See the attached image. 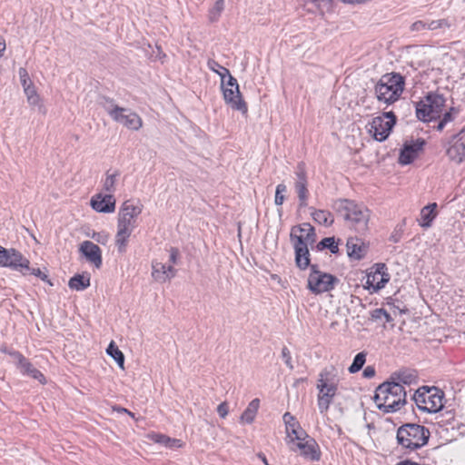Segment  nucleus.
Masks as SVG:
<instances>
[{
    "instance_id": "423d86ee",
    "label": "nucleus",
    "mask_w": 465,
    "mask_h": 465,
    "mask_svg": "<svg viewBox=\"0 0 465 465\" xmlns=\"http://www.w3.org/2000/svg\"><path fill=\"white\" fill-rule=\"evenodd\" d=\"M444 392L436 387L422 386L411 396L417 408L424 412L436 413L443 408Z\"/></svg>"
},
{
    "instance_id": "0eeeda50",
    "label": "nucleus",
    "mask_w": 465,
    "mask_h": 465,
    "mask_svg": "<svg viewBox=\"0 0 465 465\" xmlns=\"http://www.w3.org/2000/svg\"><path fill=\"white\" fill-rule=\"evenodd\" d=\"M340 280L333 274L320 271L318 264L311 266L307 280V288L313 294H321L332 291Z\"/></svg>"
},
{
    "instance_id": "7ed1b4c3",
    "label": "nucleus",
    "mask_w": 465,
    "mask_h": 465,
    "mask_svg": "<svg viewBox=\"0 0 465 465\" xmlns=\"http://www.w3.org/2000/svg\"><path fill=\"white\" fill-rule=\"evenodd\" d=\"M332 208L358 232L367 231L371 211L365 205L349 199H338Z\"/></svg>"
},
{
    "instance_id": "0e129e2a",
    "label": "nucleus",
    "mask_w": 465,
    "mask_h": 465,
    "mask_svg": "<svg viewBox=\"0 0 465 465\" xmlns=\"http://www.w3.org/2000/svg\"><path fill=\"white\" fill-rule=\"evenodd\" d=\"M447 112L456 118L460 114V107L451 106Z\"/></svg>"
},
{
    "instance_id": "6ab92c4d",
    "label": "nucleus",
    "mask_w": 465,
    "mask_h": 465,
    "mask_svg": "<svg viewBox=\"0 0 465 465\" xmlns=\"http://www.w3.org/2000/svg\"><path fill=\"white\" fill-rule=\"evenodd\" d=\"M90 204L98 213H111L115 210V199L111 193H97L94 195L91 198Z\"/></svg>"
},
{
    "instance_id": "473e14b6",
    "label": "nucleus",
    "mask_w": 465,
    "mask_h": 465,
    "mask_svg": "<svg viewBox=\"0 0 465 465\" xmlns=\"http://www.w3.org/2000/svg\"><path fill=\"white\" fill-rule=\"evenodd\" d=\"M132 232L124 230L117 229L115 234V247L117 252L121 254L125 253L128 246L129 238Z\"/></svg>"
},
{
    "instance_id": "20e7f679",
    "label": "nucleus",
    "mask_w": 465,
    "mask_h": 465,
    "mask_svg": "<svg viewBox=\"0 0 465 465\" xmlns=\"http://www.w3.org/2000/svg\"><path fill=\"white\" fill-rule=\"evenodd\" d=\"M405 86V78L400 73L383 74L376 83L374 91L378 101L392 104L401 97Z\"/></svg>"
},
{
    "instance_id": "72a5a7b5",
    "label": "nucleus",
    "mask_w": 465,
    "mask_h": 465,
    "mask_svg": "<svg viewBox=\"0 0 465 465\" xmlns=\"http://www.w3.org/2000/svg\"><path fill=\"white\" fill-rule=\"evenodd\" d=\"M308 183L295 182L294 188L299 199V208H304L308 205L309 190Z\"/></svg>"
},
{
    "instance_id": "bf43d9fd",
    "label": "nucleus",
    "mask_w": 465,
    "mask_h": 465,
    "mask_svg": "<svg viewBox=\"0 0 465 465\" xmlns=\"http://www.w3.org/2000/svg\"><path fill=\"white\" fill-rule=\"evenodd\" d=\"M401 234L400 232L398 231H395L394 232H392L389 238V240L392 242H399L401 241Z\"/></svg>"
},
{
    "instance_id": "a18cd8bd",
    "label": "nucleus",
    "mask_w": 465,
    "mask_h": 465,
    "mask_svg": "<svg viewBox=\"0 0 465 465\" xmlns=\"http://www.w3.org/2000/svg\"><path fill=\"white\" fill-rule=\"evenodd\" d=\"M287 192V186L284 183H279L276 186L275 190V197H274V203L277 206L282 205L285 196L284 193Z\"/></svg>"
},
{
    "instance_id": "79ce46f5",
    "label": "nucleus",
    "mask_w": 465,
    "mask_h": 465,
    "mask_svg": "<svg viewBox=\"0 0 465 465\" xmlns=\"http://www.w3.org/2000/svg\"><path fill=\"white\" fill-rule=\"evenodd\" d=\"M21 274L24 276L35 275L41 279L43 282H47L50 286H53V282L49 280L47 274L43 272L39 268H31L30 264L28 265V270L23 271Z\"/></svg>"
},
{
    "instance_id": "09e8293b",
    "label": "nucleus",
    "mask_w": 465,
    "mask_h": 465,
    "mask_svg": "<svg viewBox=\"0 0 465 465\" xmlns=\"http://www.w3.org/2000/svg\"><path fill=\"white\" fill-rule=\"evenodd\" d=\"M170 255H169V262L170 264H177L178 260L180 258V252L179 249L176 247H171L170 248Z\"/></svg>"
},
{
    "instance_id": "3c124183",
    "label": "nucleus",
    "mask_w": 465,
    "mask_h": 465,
    "mask_svg": "<svg viewBox=\"0 0 465 465\" xmlns=\"http://www.w3.org/2000/svg\"><path fill=\"white\" fill-rule=\"evenodd\" d=\"M92 238L101 244H105L108 241V235L104 232H94Z\"/></svg>"
},
{
    "instance_id": "4468645a",
    "label": "nucleus",
    "mask_w": 465,
    "mask_h": 465,
    "mask_svg": "<svg viewBox=\"0 0 465 465\" xmlns=\"http://www.w3.org/2000/svg\"><path fill=\"white\" fill-rule=\"evenodd\" d=\"M369 133L377 142H384L391 134L394 122H385L383 117L376 116L370 124Z\"/></svg>"
},
{
    "instance_id": "680f3d73",
    "label": "nucleus",
    "mask_w": 465,
    "mask_h": 465,
    "mask_svg": "<svg viewBox=\"0 0 465 465\" xmlns=\"http://www.w3.org/2000/svg\"><path fill=\"white\" fill-rule=\"evenodd\" d=\"M395 465H429V464H420V463L413 461L410 459H406V460L397 462Z\"/></svg>"
},
{
    "instance_id": "2eb2a0df",
    "label": "nucleus",
    "mask_w": 465,
    "mask_h": 465,
    "mask_svg": "<svg viewBox=\"0 0 465 465\" xmlns=\"http://www.w3.org/2000/svg\"><path fill=\"white\" fill-rule=\"evenodd\" d=\"M79 252L86 259L87 262L100 269L103 264L101 248L91 241H84L79 246Z\"/></svg>"
},
{
    "instance_id": "052dcab7",
    "label": "nucleus",
    "mask_w": 465,
    "mask_h": 465,
    "mask_svg": "<svg viewBox=\"0 0 465 465\" xmlns=\"http://www.w3.org/2000/svg\"><path fill=\"white\" fill-rule=\"evenodd\" d=\"M440 119L443 120L447 124L455 120V117L452 116L450 113L445 112L442 115L440 114Z\"/></svg>"
},
{
    "instance_id": "69168bd1",
    "label": "nucleus",
    "mask_w": 465,
    "mask_h": 465,
    "mask_svg": "<svg viewBox=\"0 0 465 465\" xmlns=\"http://www.w3.org/2000/svg\"><path fill=\"white\" fill-rule=\"evenodd\" d=\"M257 456H258V458H259V459H260V460H262L265 465H270V464L268 463V460H267V459H266L265 455H264L262 452L258 453V455H257Z\"/></svg>"
},
{
    "instance_id": "f257e3e1",
    "label": "nucleus",
    "mask_w": 465,
    "mask_h": 465,
    "mask_svg": "<svg viewBox=\"0 0 465 465\" xmlns=\"http://www.w3.org/2000/svg\"><path fill=\"white\" fill-rule=\"evenodd\" d=\"M373 401L384 413L396 412L407 403V391L403 386L387 379L376 388Z\"/></svg>"
},
{
    "instance_id": "b1692460",
    "label": "nucleus",
    "mask_w": 465,
    "mask_h": 465,
    "mask_svg": "<svg viewBox=\"0 0 465 465\" xmlns=\"http://www.w3.org/2000/svg\"><path fill=\"white\" fill-rule=\"evenodd\" d=\"M14 355L17 358L19 367L24 374L37 380L41 383H45V375L38 369L35 368V366L22 353L15 351Z\"/></svg>"
},
{
    "instance_id": "ea45409f",
    "label": "nucleus",
    "mask_w": 465,
    "mask_h": 465,
    "mask_svg": "<svg viewBox=\"0 0 465 465\" xmlns=\"http://www.w3.org/2000/svg\"><path fill=\"white\" fill-rule=\"evenodd\" d=\"M118 176H120V172L118 170H115L113 173H110V171H107L103 189L112 194V193L115 191V182Z\"/></svg>"
},
{
    "instance_id": "5701e85b",
    "label": "nucleus",
    "mask_w": 465,
    "mask_h": 465,
    "mask_svg": "<svg viewBox=\"0 0 465 465\" xmlns=\"http://www.w3.org/2000/svg\"><path fill=\"white\" fill-rule=\"evenodd\" d=\"M153 278L159 282H165L175 277L177 270L171 264L166 265L163 262H153Z\"/></svg>"
},
{
    "instance_id": "6e6552de",
    "label": "nucleus",
    "mask_w": 465,
    "mask_h": 465,
    "mask_svg": "<svg viewBox=\"0 0 465 465\" xmlns=\"http://www.w3.org/2000/svg\"><path fill=\"white\" fill-rule=\"evenodd\" d=\"M450 161L461 163L465 161V126L457 134L441 141Z\"/></svg>"
},
{
    "instance_id": "4d7b16f0",
    "label": "nucleus",
    "mask_w": 465,
    "mask_h": 465,
    "mask_svg": "<svg viewBox=\"0 0 465 465\" xmlns=\"http://www.w3.org/2000/svg\"><path fill=\"white\" fill-rule=\"evenodd\" d=\"M113 410L114 411H116L118 413H124V414H128L131 418L133 419H135V415L134 412L130 411L129 410H127L126 408L124 407H122V406H114L113 407Z\"/></svg>"
},
{
    "instance_id": "8fccbe9b",
    "label": "nucleus",
    "mask_w": 465,
    "mask_h": 465,
    "mask_svg": "<svg viewBox=\"0 0 465 465\" xmlns=\"http://www.w3.org/2000/svg\"><path fill=\"white\" fill-rule=\"evenodd\" d=\"M19 76H20V80H21V84H22L23 87H25L28 84H32V82L28 77L27 71L25 68L19 69Z\"/></svg>"
},
{
    "instance_id": "a19ab883",
    "label": "nucleus",
    "mask_w": 465,
    "mask_h": 465,
    "mask_svg": "<svg viewBox=\"0 0 465 465\" xmlns=\"http://www.w3.org/2000/svg\"><path fill=\"white\" fill-rule=\"evenodd\" d=\"M224 9V0H216L213 6L209 10V20L215 23L219 20L222 12Z\"/></svg>"
},
{
    "instance_id": "9d476101",
    "label": "nucleus",
    "mask_w": 465,
    "mask_h": 465,
    "mask_svg": "<svg viewBox=\"0 0 465 465\" xmlns=\"http://www.w3.org/2000/svg\"><path fill=\"white\" fill-rule=\"evenodd\" d=\"M29 264L30 261L18 250L3 246L0 249V267L22 273L23 271L28 270Z\"/></svg>"
},
{
    "instance_id": "58836bf2",
    "label": "nucleus",
    "mask_w": 465,
    "mask_h": 465,
    "mask_svg": "<svg viewBox=\"0 0 465 465\" xmlns=\"http://www.w3.org/2000/svg\"><path fill=\"white\" fill-rule=\"evenodd\" d=\"M367 353L365 351H361L357 353L352 361V363L348 368L350 373L354 374L360 371L366 362Z\"/></svg>"
},
{
    "instance_id": "2f4dec72",
    "label": "nucleus",
    "mask_w": 465,
    "mask_h": 465,
    "mask_svg": "<svg viewBox=\"0 0 465 465\" xmlns=\"http://www.w3.org/2000/svg\"><path fill=\"white\" fill-rule=\"evenodd\" d=\"M260 407V400L255 398L253 399L247 406L245 411L241 415V420L248 424L253 422L255 416L257 414L258 409Z\"/></svg>"
},
{
    "instance_id": "c9c22d12",
    "label": "nucleus",
    "mask_w": 465,
    "mask_h": 465,
    "mask_svg": "<svg viewBox=\"0 0 465 465\" xmlns=\"http://www.w3.org/2000/svg\"><path fill=\"white\" fill-rule=\"evenodd\" d=\"M301 226L304 231L300 235L296 234V237H302L307 247L308 245H312L316 242L317 237L314 227L309 223H305Z\"/></svg>"
},
{
    "instance_id": "f03ea898",
    "label": "nucleus",
    "mask_w": 465,
    "mask_h": 465,
    "mask_svg": "<svg viewBox=\"0 0 465 465\" xmlns=\"http://www.w3.org/2000/svg\"><path fill=\"white\" fill-rule=\"evenodd\" d=\"M430 438V430L414 422H406L401 425L396 432L397 443L404 450V453H411L423 448L429 443Z\"/></svg>"
},
{
    "instance_id": "c756f323",
    "label": "nucleus",
    "mask_w": 465,
    "mask_h": 465,
    "mask_svg": "<svg viewBox=\"0 0 465 465\" xmlns=\"http://www.w3.org/2000/svg\"><path fill=\"white\" fill-rule=\"evenodd\" d=\"M152 440L154 442L163 445L172 450L179 449L183 446V442L181 440L171 438L167 435L161 434V433L153 434L152 436Z\"/></svg>"
},
{
    "instance_id": "aec40b11",
    "label": "nucleus",
    "mask_w": 465,
    "mask_h": 465,
    "mask_svg": "<svg viewBox=\"0 0 465 465\" xmlns=\"http://www.w3.org/2000/svg\"><path fill=\"white\" fill-rule=\"evenodd\" d=\"M208 67L213 72L219 74L221 78V87L225 86L234 88L235 90L239 89L238 82L236 78L231 74L229 69L221 65L218 62L213 59L208 61Z\"/></svg>"
},
{
    "instance_id": "f3484780",
    "label": "nucleus",
    "mask_w": 465,
    "mask_h": 465,
    "mask_svg": "<svg viewBox=\"0 0 465 465\" xmlns=\"http://www.w3.org/2000/svg\"><path fill=\"white\" fill-rule=\"evenodd\" d=\"M285 424L286 434L291 438V441L304 440L308 437L307 432L301 427L296 418L290 412H285L282 416Z\"/></svg>"
},
{
    "instance_id": "7c9ffc66",
    "label": "nucleus",
    "mask_w": 465,
    "mask_h": 465,
    "mask_svg": "<svg viewBox=\"0 0 465 465\" xmlns=\"http://www.w3.org/2000/svg\"><path fill=\"white\" fill-rule=\"evenodd\" d=\"M68 286L72 290L84 291L90 286V276L76 273L69 280Z\"/></svg>"
},
{
    "instance_id": "774afa93",
    "label": "nucleus",
    "mask_w": 465,
    "mask_h": 465,
    "mask_svg": "<svg viewBox=\"0 0 465 465\" xmlns=\"http://www.w3.org/2000/svg\"><path fill=\"white\" fill-rule=\"evenodd\" d=\"M5 50V41L0 40V57L3 56Z\"/></svg>"
},
{
    "instance_id": "e2e57ef3",
    "label": "nucleus",
    "mask_w": 465,
    "mask_h": 465,
    "mask_svg": "<svg viewBox=\"0 0 465 465\" xmlns=\"http://www.w3.org/2000/svg\"><path fill=\"white\" fill-rule=\"evenodd\" d=\"M439 121H438V124L434 127L438 132H442L443 129L445 128V126L447 125V124L445 122H443L442 119L440 118H437Z\"/></svg>"
},
{
    "instance_id": "9b49d317",
    "label": "nucleus",
    "mask_w": 465,
    "mask_h": 465,
    "mask_svg": "<svg viewBox=\"0 0 465 465\" xmlns=\"http://www.w3.org/2000/svg\"><path fill=\"white\" fill-rule=\"evenodd\" d=\"M387 270L385 263H376L367 272V280L364 288L368 290L370 293L378 292L389 282L391 276Z\"/></svg>"
},
{
    "instance_id": "5fc2aeb1",
    "label": "nucleus",
    "mask_w": 465,
    "mask_h": 465,
    "mask_svg": "<svg viewBox=\"0 0 465 465\" xmlns=\"http://www.w3.org/2000/svg\"><path fill=\"white\" fill-rule=\"evenodd\" d=\"M229 408L226 402H222L217 407V412L221 418H225L228 414Z\"/></svg>"
},
{
    "instance_id": "f8f14e48",
    "label": "nucleus",
    "mask_w": 465,
    "mask_h": 465,
    "mask_svg": "<svg viewBox=\"0 0 465 465\" xmlns=\"http://www.w3.org/2000/svg\"><path fill=\"white\" fill-rule=\"evenodd\" d=\"M327 371H322L320 373V379L318 380L317 389L319 390L318 394V408L321 413H325L331 404L332 399L336 395L337 385L335 383H328L326 381Z\"/></svg>"
},
{
    "instance_id": "c85d7f7f",
    "label": "nucleus",
    "mask_w": 465,
    "mask_h": 465,
    "mask_svg": "<svg viewBox=\"0 0 465 465\" xmlns=\"http://www.w3.org/2000/svg\"><path fill=\"white\" fill-rule=\"evenodd\" d=\"M341 239H336L334 236L322 238L316 245V250L322 252L323 250H329L332 254H338L340 252L339 243Z\"/></svg>"
},
{
    "instance_id": "cd10ccee",
    "label": "nucleus",
    "mask_w": 465,
    "mask_h": 465,
    "mask_svg": "<svg viewBox=\"0 0 465 465\" xmlns=\"http://www.w3.org/2000/svg\"><path fill=\"white\" fill-rule=\"evenodd\" d=\"M310 210L313 221L320 225L330 227L334 223V217L331 212L322 209L317 210L313 207H310Z\"/></svg>"
},
{
    "instance_id": "4be33fe9",
    "label": "nucleus",
    "mask_w": 465,
    "mask_h": 465,
    "mask_svg": "<svg viewBox=\"0 0 465 465\" xmlns=\"http://www.w3.org/2000/svg\"><path fill=\"white\" fill-rule=\"evenodd\" d=\"M304 440H298L299 442L296 444L301 450V455L312 461L319 460L322 452L317 441L309 435L305 437Z\"/></svg>"
},
{
    "instance_id": "1a4fd4ad",
    "label": "nucleus",
    "mask_w": 465,
    "mask_h": 465,
    "mask_svg": "<svg viewBox=\"0 0 465 465\" xmlns=\"http://www.w3.org/2000/svg\"><path fill=\"white\" fill-rule=\"evenodd\" d=\"M304 229L302 226H293L291 230L290 240L293 245L294 261L297 268L305 271L312 265L311 263V254L309 248L303 242L302 237H296V232H302Z\"/></svg>"
},
{
    "instance_id": "6e6d98bb",
    "label": "nucleus",
    "mask_w": 465,
    "mask_h": 465,
    "mask_svg": "<svg viewBox=\"0 0 465 465\" xmlns=\"http://www.w3.org/2000/svg\"><path fill=\"white\" fill-rule=\"evenodd\" d=\"M385 313V309L383 308H378L371 312V318L373 321H377L381 319L382 314Z\"/></svg>"
},
{
    "instance_id": "39448f33",
    "label": "nucleus",
    "mask_w": 465,
    "mask_h": 465,
    "mask_svg": "<svg viewBox=\"0 0 465 465\" xmlns=\"http://www.w3.org/2000/svg\"><path fill=\"white\" fill-rule=\"evenodd\" d=\"M446 104L443 94L428 92L424 100L415 102L416 116L420 121L429 123L440 118Z\"/></svg>"
},
{
    "instance_id": "bb28decb",
    "label": "nucleus",
    "mask_w": 465,
    "mask_h": 465,
    "mask_svg": "<svg viewBox=\"0 0 465 465\" xmlns=\"http://www.w3.org/2000/svg\"><path fill=\"white\" fill-rule=\"evenodd\" d=\"M97 103L106 111V113L112 119L116 115L118 112L127 111V108L117 105L114 98H111L106 95H99Z\"/></svg>"
},
{
    "instance_id": "ddd939ff",
    "label": "nucleus",
    "mask_w": 465,
    "mask_h": 465,
    "mask_svg": "<svg viewBox=\"0 0 465 465\" xmlns=\"http://www.w3.org/2000/svg\"><path fill=\"white\" fill-rule=\"evenodd\" d=\"M426 145L424 138L406 141L400 150L398 162L401 165H409L414 162Z\"/></svg>"
},
{
    "instance_id": "dca6fc26",
    "label": "nucleus",
    "mask_w": 465,
    "mask_h": 465,
    "mask_svg": "<svg viewBox=\"0 0 465 465\" xmlns=\"http://www.w3.org/2000/svg\"><path fill=\"white\" fill-rule=\"evenodd\" d=\"M221 88L225 103L229 104L232 109L239 111L242 114H246L248 112V106L243 100L240 90L225 86Z\"/></svg>"
},
{
    "instance_id": "f704fd0d",
    "label": "nucleus",
    "mask_w": 465,
    "mask_h": 465,
    "mask_svg": "<svg viewBox=\"0 0 465 465\" xmlns=\"http://www.w3.org/2000/svg\"><path fill=\"white\" fill-rule=\"evenodd\" d=\"M106 353L115 361L120 369L124 370V354L114 341L109 343Z\"/></svg>"
},
{
    "instance_id": "49530a36",
    "label": "nucleus",
    "mask_w": 465,
    "mask_h": 465,
    "mask_svg": "<svg viewBox=\"0 0 465 465\" xmlns=\"http://www.w3.org/2000/svg\"><path fill=\"white\" fill-rule=\"evenodd\" d=\"M282 358L284 361V363L286 364V366L289 369L292 370L293 369V365L292 363L291 351H290V350L286 346H284L282 349Z\"/></svg>"
},
{
    "instance_id": "de8ad7c7",
    "label": "nucleus",
    "mask_w": 465,
    "mask_h": 465,
    "mask_svg": "<svg viewBox=\"0 0 465 465\" xmlns=\"http://www.w3.org/2000/svg\"><path fill=\"white\" fill-rule=\"evenodd\" d=\"M295 174L297 176L296 182H302V183H308L307 182V175L306 172L303 167V163H299L297 166V171L295 172Z\"/></svg>"
},
{
    "instance_id": "412c9836",
    "label": "nucleus",
    "mask_w": 465,
    "mask_h": 465,
    "mask_svg": "<svg viewBox=\"0 0 465 465\" xmlns=\"http://www.w3.org/2000/svg\"><path fill=\"white\" fill-rule=\"evenodd\" d=\"M113 120L133 131H138L143 126L142 118L129 108H127V111L118 112Z\"/></svg>"
},
{
    "instance_id": "37998d69",
    "label": "nucleus",
    "mask_w": 465,
    "mask_h": 465,
    "mask_svg": "<svg viewBox=\"0 0 465 465\" xmlns=\"http://www.w3.org/2000/svg\"><path fill=\"white\" fill-rule=\"evenodd\" d=\"M25 94H26L27 101L32 105H36L39 103V95L37 94L35 86L28 84L24 87Z\"/></svg>"
},
{
    "instance_id": "13d9d810",
    "label": "nucleus",
    "mask_w": 465,
    "mask_h": 465,
    "mask_svg": "<svg viewBox=\"0 0 465 465\" xmlns=\"http://www.w3.org/2000/svg\"><path fill=\"white\" fill-rule=\"evenodd\" d=\"M381 117H383V119L384 118L388 119L387 122H394V125L396 124L397 117L392 111L384 112Z\"/></svg>"
},
{
    "instance_id": "a211bd4d",
    "label": "nucleus",
    "mask_w": 465,
    "mask_h": 465,
    "mask_svg": "<svg viewBox=\"0 0 465 465\" xmlns=\"http://www.w3.org/2000/svg\"><path fill=\"white\" fill-rule=\"evenodd\" d=\"M369 247V242H365L359 237H350L346 242L347 254L351 260H362L366 256Z\"/></svg>"
},
{
    "instance_id": "864d4df0",
    "label": "nucleus",
    "mask_w": 465,
    "mask_h": 465,
    "mask_svg": "<svg viewBox=\"0 0 465 465\" xmlns=\"http://www.w3.org/2000/svg\"><path fill=\"white\" fill-rule=\"evenodd\" d=\"M411 29L412 31H422V30H426V29H427V22H425V21H421V20L416 21V22H414V23L411 25Z\"/></svg>"
},
{
    "instance_id": "603ef678",
    "label": "nucleus",
    "mask_w": 465,
    "mask_h": 465,
    "mask_svg": "<svg viewBox=\"0 0 465 465\" xmlns=\"http://www.w3.org/2000/svg\"><path fill=\"white\" fill-rule=\"evenodd\" d=\"M375 374H376V370H375V367L372 365H368L363 370V372H362V376L366 379H371L375 376Z\"/></svg>"
},
{
    "instance_id": "393cba45",
    "label": "nucleus",
    "mask_w": 465,
    "mask_h": 465,
    "mask_svg": "<svg viewBox=\"0 0 465 465\" xmlns=\"http://www.w3.org/2000/svg\"><path fill=\"white\" fill-rule=\"evenodd\" d=\"M417 373L415 371L411 370H401L398 371H394L391 374L390 380L391 381H394L401 386L411 385L412 383H416L417 381Z\"/></svg>"
},
{
    "instance_id": "a878e982",
    "label": "nucleus",
    "mask_w": 465,
    "mask_h": 465,
    "mask_svg": "<svg viewBox=\"0 0 465 465\" xmlns=\"http://www.w3.org/2000/svg\"><path fill=\"white\" fill-rule=\"evenodd\" d=\"M437 203H432L420 210V219L419 220L420 226L425 229L431 226L433 220L437 216Z\"/></svg>"
},
{
    "instance_id": "e433bc0d",
    "label": "nucleus",
    "mask_w": 465,
    "mask_h": 465,
    "mask_svg": "<svg viewBox=\"0 0 465 465\" xmlns=\"http://www.w3.org/2000/svg\"><path fill=\"white\" fill-rule=\"evenodd\" d=\"M143 212V205H134L130 201H125L120 207L119 213L124 214L126 217L132 215V218L136 219Z\"/></svg>"
},
{
    "instance_id": "338daca9",
    "label": "nucleus",
    "mask_w": 465,
    "mask_h": 465,
    "mask_svg": "<svg viewBox=\"0 0 465 465\" xmlns=\"http://www.w3.org/2000/svg\"><path fill=\"white\" fill-rule=\"evenodd\" d=\"M382 317H384L386 322H391L393 320L391 318V314L386 310H385V313L382 314Z\"/></svg>"
},
{
    "instance_id": "c03bdc74",
    "label": "nucleus",
    "mask_w": 465,
    "mask_h": 465,
    "mask_svg": "<svg viewBox=\"0 0 465 465\" xmlns=\"http://www.w3.org/2000/svg\"><path fill=\"white\" fill-rule=\"evenodd\" d=\"M451 24L448 19L431 20L427 22V30L434 31L437 29L450 28Z\"/></svg>"
},
{
    "instance_id": "4c0bfd02",
    "label": "nucleus",
    "mask_w": 465,
    "mask_h": 465,
    "mask_svg": "<svg viewBox=\"0 0 465 465\" xmlns=\"http://www.w3.org/2000/svg\"><path fill=\"white\" fill-rule=\"evenodd\" d=\"M135 223L136 221L134 218H132V215L126 217L121 213H118L117 229L133 232L134 229L136 227Z\"/></svg>"
}]
</instances>
